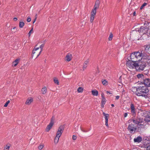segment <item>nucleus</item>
<instances>
[{
  "label": "nucleus",
  "mask_w": 150,
  "mask_h": 150,
  "mask_svg": "<svg viewBox=\"0 0 150 150\" xmlns=\"http://www.w3.org/2000/svg\"><path fill=\"white\" fill-rule=\"evenodd\" d=\"M150 58L149 57H147V58H144V59H149Z\"/></svg>",
  "instance_id": "52"
},
{
  "label": "nucleus",
  "mask_w": 150,
  "mask_h": 150,
  "mask_svg": "<svg viewBox=\"0 0 150 150\" xmlns=\"http://www.w3.org/2000/svg\"><path fill=\"white\" fill-rule=\"evenodd\" d=\"M13 20L14 21H16L17 20V18H13Z\"/></svg>",
  "instance_id": "48"
},
{
  "label": "nucleus",
  "mask_w": 150,
  "mask_h": 150,
  "mask_svg": "<svg viewBox=\"0 0 150 150\" xmlns=\"http://www.w3.org/2000/svg\"><path fill=\"white\" fill-rule=\"evenodd\" d=\"M146 150H150V145L147 146L146 148Z\"/></svg>",
  "instance_id": "44"
},
{
  "label": "nucleus",
  "mask_w": 150,
  "mask_h": 150,
  "mask_svg": "<svg viewBox=\"0 0 150 150\" xmlns=\"http://www.w3.org/2000/svg\"><path fill=\"white\" fill-rule=\"evenodd\" d=\"M127 113H125L124 114V116L125 117H127Z\"/></svg>",
  "instance_id": "47"
},
{
  "label": "nucleus",
  "mask_w": 150,
  "mask_h": 150,
  "mask_svg": "<svg viewBox=\"0 0 150 150\" xmlns=\"http://www.w3.org/2000/svg\"><path fill=\"white\" fill-rule=\"evenodd\" d=\"M113 37V35L112 33L110 34L109 38H112Z\"/></svg>",
  "instance_id": "45"
},
{
  "label": "nucleus",
  "mask_w": 150,
  "mask_h": 150,
  "mask_svg": "<svg viewBox=\"0 0 150 150\" xmlns=\"http://www.w3.org/2000/svg\"><path fill=\"white\" fill-rule=\"evenodd\" d=\"M136 12L134 11L133 13V16H135L136 15Z\"/></svg>",
  "instance_id": "50"
},
{
  "label": "nucleus",
  "mask_w": 150,
  "mask_h": 150,
  "mask_svg": "<svg viewBox=\"0 0 150 150\" xmlns=\"http://www.w3.org/2000/svg\"><path fill=\"white\" fill-rule=\"evenodd\" d=\"M131 111L133 113H135V110L133 104L132 103L130 105Z\"/></svg>",
  "instance_id": "21"
},
{
  "label": "nucleus",
  "mask_w": 150,
  "mask_h": 150,
  "mask_svg": "<svg viewBox=\"0 0 150 150\" xmlns=\"http://www.w3.org/2000/svg\"><path fill=\"white\" fill-rule=\"evenodd\" d=\"M137 40H141V39L140 38H137Z\"/></svg>",
  "instance_id": "56"
},
{
  "label": "nucleus",
  "mask_w": 150,
  "mask_h": 150,
  "mask_svg": "<svg viewBox=\"0 0 150 150\" xmlns=\"http://www.w3.org/2000/svg\"><path fill=\"white\" fill-rule=\"evenodd\" d=\"M115 100H117L118 99L120 98V96H115Z\"/></svg>",
  "instance_id": "43"
},
{
  "label": "nucleus",
  "mask_w": 150,
  "mask_h": 150,
  "mask_svg": "<svg viewBox=\"0 0 150 150\" xmlns=\"http://www.w3.org/2000/svg\"><path fill=\"white\" fill-rule=\"evenodd\" d=\"M42 94H45L47 92V88L45 87H43L42 89Z\"/></svg>",
  "instance_id": "28"
},
{
  "label": "nucleus",
  "mask_w": 150,
  "mask_h": 150,
  "mask_svg": "<svg viewBox=\"0 0 150 150\" xmlns=\"http://www.w3.org/2000/svg\"><path fill=\"white\" fill-rule=\"evenodd\" d=\"M10 147V146L9 145H6L4 147V150H8Z\"/></svg>",
  "instance_id": "34"
},
{
  "label": "nucleus",
  "mask_w": 150,
  "mask_h": 150,
  "mask_svg": "<svg viewBox=\"0 0 150 150\" xmlns=\"http://www.w3.org/2000/svg\"><path fill=\"white\" fill-rule=\"evenodd\" d=\"M111 105L112 107H114V105L113 104H112Z\"/></svg>",
  "instance_id": "54"
},
{
  "label": "nucleus",
  "mask_w": 150,
  "mask_h": 150,
  "mask_svg": "<svg viewBox=\"0 0 150 150\" xmlns=\"http://www.w3.org/2000/svg\"><path fill=\"white\" fill-rule=\"evenodd\" d=\"M102 99L105 98L104 97V95L103 93H102L101 94Z\"/></svg>",
  "instance_id": "42"
},
{
  "label": "nucleus",
  "mask_w": 150,
  "mask_h": 150,
  "mask_svg": "<svg viewBox=\"0 0 150 150\" xmlns=\"http://www.w3.org/2000/svg\"><path fill=\"white\" fill-rule=\"evenodd\" d=\"M135 55L136 56V62L140 61L142 57H143V54L141 52H135Z\"/></svg>",
  "instance_id": "7"
},
{
  "label": "nucleus",
  "mask_w": 150,
  "mask_h": 150,
  "mask_svg": "<svg viewBox=\"0 0 150 150\" xmlns=\"http://www.w3.org/2000/svg\"><path fill=\"white\" fill-rule=\"evenodd\" d=\"M43 146H44L43 145H40L38 147V149L40 150H41L43 148Z\"/></svg>",
  "instance_id": "37"
},
{
  "label": "nucleus",
  "mask_w": 150,
  "mask_h": 150,
  "mask_svg": "<svg viewBox=\"0 0 150 150\" xmlns=\"http://www.w3.org/2000/svg\"><path fill=\"white\" fill-rule=\"evenodd\" d=\"M25 25V23L22 21H20L19 23V27L20 28H22Z\"/></svg>",
  "instance_id": "26"
},
{
  "label": "nucleus",
  "mask_w": 150,
  "mask_h": 150,
  "mask_svg": "<svg viewBox=\"0 0 150 150\" xmlns=\"http://www.w3.org/2000/svg\"><path fill=\"white\" fill-rule=\"evenodd\" d=\"M77 138V137L76 135H73L72 136V139L73 140H76Z\"/></svg>",
  "instance_id": "41"
},
{
  "label": "nucleus",
  "mask_w": 150,
  "mask_h": 150,
  "mask_svg": "<svg viewBox=\"0 0 150 150\" xmlns=\"http://www.w3.org/2000/svg\"><path fill=\"white\" fill-rule=\"evenodd\" d=\"M33 99L31 97H29L27 99L25 104L27 105H30L33 101Z\"/></svg>",
  "instance_id": "16"
},
{
  "label": "nucleus",
  "mask_w": 150,
  "mask_h": 150,
  "mask_svg": "<svg viewBox=\"0 0 150 150\" xmlns=\"http://www.w3.org/2000/svg\"><path fill=\"white\" fill-rule=\"evenodd\" d=\"M107 93L108 94V93H109V94H111V93L110 92L108 91H107Z\"/></svg>",
  "instance_id": "51"
},
{
  "label": "nucleus",
  "mask_w": 150,
  "mask_h": 150,
  "mask_svg": "<svg viewBox=\"0 0 150 150\" xmlns=\"http://www.w3.org/2000/svg\"><path fill=\"white\" fill-rule=\"evenodd\" d=\"M36 45L35 47L34 48L33 50L32 51V57L34 56V54L35 53H36L38 54V52H39V51L40 50L39 48V47H36L37 46Z\"/></svg>",
  "instance_id": "9"
},
{
  "label": "nucleus",
  "mask_w": 150,
  "mask_h": 150,
  "mask_svg": "<svg viewBox=\"0 0 150 150\" xmlns=\"http://www.w3.org/2000/svg\"><path fill=\"white\" fill-rule=\"evenodd\" d=\"M59 138L58 137H55L54 139V143L55 144H57L58 143Z\"/></svg>",
  "instance_id": "29"
},
{
  "label": "nucleus",
  "mask_w": 150,
  "mask_h": 150,
  "mask_svg": "<svg viewBox=\"0 0 150 150\" xmlns=\"http://www.w3.org/2000/svg\"><path fill=\"white\" fill-rule=\"evenodd\" d=\"M136 62L129 60L126 62V65L130 69H136V66L137 65Z\"/></svg>",
  "instance_id": "3"
},
{
  "label": "nucleus",
  "mask_w": 150,
  "mask_h": 150,
  "mask_svg": "<svg viewBox=\"0 0 150 150\" xmlns=\"http://www.w3.org/2000/svg\"><path fill=\"white\" fill-rule=\"evenodd\" d=\"M128 123L129 124L128 126L127 129L128 130L130 133H132L136 131H138L140 129H137L138 127H134V124L132 123H130L128 121Z\"/></svg>",
  "instance_id": "4"
},
{
  "label": "nucleus",
  "mask_w": 150,
  "mask_h": 150,
  "mask_svg": "<svg viewBox=\"0 0 150 150\" xmlns=\"http://www.w3.org/2000/svg\"><path fill=\"white\" fill-rule=\"evenodd\" d=\"M20 60V59L18 58L16 59L12 63V66L14 67H16L19 63Z\"/></svg>",
  "instance_id": "20"
},
{
  "label": "nucleus",
  "mask_w": 150,
  "mask_h": 150,
  "mask_svg": "<svg viewBox=\"0 0 150 150\" xmlns=\"http://www.w3.org/2000/svg\"><path fill=\"white\" fill-rule=\"evenodd\" d=\"M83 88L81 87H79L77 88V91L79 93L83 92Z\"/></svg>",
  "instance_id": "24"
},
{
  "label": "nucleus",
  "mask_w": 150,
  "mask_h": 150,
  "mask_svg": "<svg viewBox=\"0 0 150 150\" xmlns=\"http://www.w3.org/2000/svg\"><path fill=\"white\" fill-rule=\"evenodd\" d=\"M137 31L139 34L141 35L147 33L148 30L146 28H145V27H142Z\"/></svg>",
  "instance_id": "6"
},
{
  "label": "nucleus",
  "mask_w": 150,
  "mask_h": 150,
  "mask_svg": "<svg viewBox=\"0 0 150 150\" xmlns=\"http://www.w3.org/2000/svg\"><path fill=\"white\" fill-rule=\"evenodd\" d=\"M102 83L105 86L108 85V83L107 81L106 80H102Z\"/></svg>",
  "instance_id": "27"
},
{
  "label": "nucleus",
  "mask_w": 150,
  "mask_h": 150,
  "mask_svg": "<svg viewBox=\"0 0 150 150\" xmlns=\"http://www.w3.org/2000/svg\"><path fill=\"white\" fill-rule=\"evenodd\" d=\"M92 94L93 96H97L98 95V92L96 90H93L91 91Z\"/></svg>",
  "instance_id": "22"
},
{
  "label": "nucleus",
  "mask_w": 150,
  "mask_h": 150,
  "mask_svg": "<svg viewBox=\"0 0 150 150\" xmlns=\"http://www.w3.org/2000/svg\"><path fill=\"white\" fill-rule=\"evenodd\" d=\"M63 131V129L62 127H60L57 132L56 136L59 138L61 136Z\"/></svg>",
  "instance_id": "8"
},
{
  "label": "nucleus",
  "mask_w": 150,
  "mask_h": 150,
  "mask_svg": "<svg viewBox=\"0 0 150 150\" xmlns=\"http://www.w3.org/2000/svg\"><path fill=\"white\" fill-rule=\"evenodd\" d=\"M144 84L146 86L150 87V79H146L144 81Z\"/></svg>",
  "instance_id": "11"
},
{
  "label": "nucleus",
  "mask_w": 150,
  "mask_h": 150,
  "mask_svg": "<svg viewBox=\"0 0 150 150\" xmlns=\"http://www.w3.org/2000/svg\"><path fill=\"white\" fill-rule=\"evenodd\" d=\"M137 77L139 79H142L144 77L142 74H139L137 75Z\"/></svg>",
  "instance_id": "30"
},
{
  "label": "nucleus",
  "mask_w": 150,
  "mask_h": 150,
  "mask_svg": "<svg viewBox=\"0 0 150 150\" xmlns=\"http://www.w3.org/2000/svg\"><path fill=\"white\" fill-rule=\"evenodd\" d=\"M147 4L146 3H144L141 6V7L140 8V9L141 10H142V9H143V8L145 6H146Z\"/></svg>",
  "instance_id": "33"
},
{
  "label": "nucleus",
  "mask_w": 150,
  "mask_h": 150,
  "mask_svg": "<svg viewBox=\"0 0 150 150\" xmlns=\"http://www.w3.org/2000/svg\"><path fill=\"white\" fill-rule=\"evenodd\" d=\"M31 21V18L30 17H27V21L28 22H29Z\"/></svg>",
  "instance_id": "40"
},
{
  "label": "nucleus",
  "mask_w": 150,
  "mask_h": 150,
  "mask_svg": "<svg viewBox=\"0 0 150 150\" xmlns=\"http://www.w3.org/2000/svg\"><path fill=\"white\" fill-rule=\"evenodd\" d=\"M33 28H32V29L30 30L29 31V33H28V35H29V37L30 36V35L31 34V33H33Z\"/></svg>",
  "instance_id": "39"
},
{
  "label": "nucleus",
  "mask_w": 150,
  "mask_h": 150,
  "mask_svg": "<svg viewBox=\"0 0 150 150\" xmlns=\"http://www.w3.org/2000/svg\"><path fill=\"white\" fill-rule=\"evenodd\" d=\"M17 28L16 27H13L12 29H11V31L13 32H15L17 31Z\"/></svg>",
  "instance_id": "35"
},
{
  "label": "nucleus",
  "mask_w": 150,
  "mask_h": 150,
  "mask_svg": "<svg viewBox=\"0 0 150 150\" xmlns=\"http://www.w3.org/2000/svg\"><path fill=\"white\" fill-rule=\"evenodd\" d=\"M44 47V44H42L40 46V47H39V50H40L39 51V52H38V55H37V57L36 58H37L40 55L41 53V52H42V50L43 48Z\"/></svg>",
  "instance_id": "19"
},
{
  "label": "nucleus",
  "mask_w": 150,
  "mask_h": 150,
  "mask_svg": "<svg viewBox=\"0 0 150 150\" xmlns=\"http://www.w3.org/2000/svg\"><path fill=\"white\" fill-rule=\"evenodd\" d=\"M129 122L130 123L132 122L133 124L134 123L137 125V127L139 129L141 127H143L144 126V123H142L143 122V119H130L129 120Z\"/></svg>",
  "instance_id": "2"
},
{
  "label": "nucleus",
  "mask_w": 150,
  "mask_h": 150,
  "mask_svg": "<svg viewBox=\"0 0 150 150\" xmlns=\"http://www.w3.org/2000/svg\"><path fill=\"white\" fill-rule=\"evenodd\" d=\"M142 140V138L141 136H138L137 137L134 139V142L140 143Z\"/></svg>",
  "instance_id": "14"
},
{
  "label": "nucleus",
  "mask_w": 150,
  "mask_h": 150,
  "mask_svg": "<svg viewBox=\"0 0 150 150\" xmlns=\"http://www.w3.org/2000/svg\"><path fill=\"white\" fill-rule=\"evenodd\" d=\"M72 55L70 53H68L65 57V60L67 62L70 61L72 58Z\"/></svg>",
  "instance_id": "13"
},
{
  "label": "nucleus",
  "mask_w": 150,
  "mask_h": 150,
  "mask_svg": "<svg viewBox=\"0 0 150 150\" xmlns=\"http://www.w3.org/2000/svg\"><path fill=\"white\" fill-rule=\"evenodd\" d=\"M106 102V100L105 98L102 99L101 103H103L105 104Z\"/></svg>",
  "instance_id": "36"
},
{
  "label": "nucleus",
  "mask_w": 150,
  "mask_h": 150,
  "mask_svg": "<svg viewBox=\"0 0 150 150\" xmlns=\"http://www.w3.org/2000/svg\"><path fill=\"white\" fill-rule=\"evenodd\" d=\"M54 123L53 121H51L50 124L47 126L45 130L47 132H49L53 125Z\"/></svg>",
  "instance_id": "12"
},
{
  "label": "nucleus",
  "mask_w": 150,
  "mask_h": 150,
  "mask_svg": "<svg viewBox=\"0 0 150 150\" xmlns=\"http://www.w3.org/2000/svg\"><path fill=\"white\" fill-rule=\"evenodd\" d=\"M10 103V101L9 100H8L7 102L4 105V106L5 107H6L7 106L8 104H9V103Z\"/></svg>",
  "instance_id": "38"
},
{
  "label": "nucleus",
  "mask_w": 150,
  "mask_h": 150,
  "mask_svg": "<svg viewBox=\"0 0 150 150\" xmlns=\"http://www.w3.org/2000/svg\"><path fill=\"white\" fill-rule=\"evenodd\" d=\"M145 50L147 51L149 54H150V45H147L145 48Z\"/></svg>",
  "instance_id": "25"
},
{
  "label": "nucleus",
  "mask_w": 150,
  "mask_h": 150,
  "mask_svg": "<svg viewBox=\"0 0 150 150\" xmlns=\"http://www.w3.org/2000/svg\"><path fill=\"white\" fill-rule=\"evenodd\" d=\"M109 40H112V38H108Z\"/></svg>",
  "instance_id": "55"
},
{
  "label": "nucleus",
  "mask_w": 150,
  "mask_h": 150,
  "mask_svg": "<svg viewBox=\"0 0 150 150\" xmlns=\"http://www.w3.org/2000/svg\"><path fill=\"white\" fill-rule=\"evenodd\" d=\"M54 81L55 83L57 85L59 84V82L57 79L55 78L54 79Z\"/></svg>",
  "instance_id": "31"
},
{
  "label": "nucleus",
  "mask_w": 150,
  "mask_h": 150,
  "mask_svg": "<svg viewBox=\"0 0 150 150\" xmlns=\"http://www.w3.org/2000/svg\"><path fill=\"white\" fill-rule=\"evenodd\" d=\"M134 42L136 43H137V42H135V40H134Z\"/></svg>",
  "instance_id": "57"
},
{
  "label": "nucleus",
  "mask_w": 150,
  "mask_h": 150,
  "mask_svg": "<svg viewBox=\"0 0 150 150\" xmlns=\"http://www.w3.org/2000/svg\"><path fill=\"white\" fill-rule=\"evenodd\" d=\"M136 89V94L137 96L143 97L145 98L148 97L149 90L147 87L144 86H140Z\"/></svg>",
  "instance_id": "1"
},
{
  "label": "nucleus",
  "mask_w": 150,
  "mask_h": 150,
  "mask_svg": "<svg viewBox=\"0 0 150 150\" xmlns=\"http://www.w3.org/2000/svg\"><path fill=\"white\" fill-rule=\"evenodd\" d=\"M136 69L138 71H143L146 67V64L144 62H139V64L137 63Z\"/></svg>",
  "instance_id": "5"
},
{
  "label": "nucleus",
  "mask_w": 150,
  "mask_h": 150,
  "mask_svg": "<svg viewBox=\"0 0 150 150\" xmlns=\"http://www.w3.org/2000/svg\"><path fill=\"white\" fill-rule=\"evenodd\" d=\"M119 1H120V0H119Z\"/></svg>",
  "instance_id": "58"
},
{
  "label": "nucleus",
  "mask_w": 150,
  "mask_h": 150,
  "mask_svg": "<svg viewBox=\"0 0 150 150\" xmlns=\"http://www.w3.org/2000/svg\"><path fill=\"white\" fill-rule=\"evenodd\" d=\"M103 114L105 117V125L107 126H108V119L109 117V115L108 114H106L104 112L103 113Z\"/></svg>",
  "instance_id": "10"
},
{
  "label": "nucleus",
  "mask_w": 150,
  "mask_h": 150,
  "mask_svg": "<svg viewBox=\"0 0 150 150\" xmlns=\"http://www.w3.org/2000/svg\"><path fill=\"white\" fill-rule=\"evenodd\" d=\"M101 107L103 108L104 107V105L105 104L103 103H101Z\"/></svg>",
  "instance_id": "46"
},
{
  "label": "nucleus",
  "mask_w": 150,
  "mask_h": 150,
  "mask_svg": "<svg viewBox=\"0 0 150 150\" xmlns=\"http://www.w3.org/2000/svg\"><path fill=\"white\" fill-rule=\"evenodd\" d=\"M95 16L91 15L90 17V21L92 23L94 19Z\"/></svg>",
  "instance_id": "32"
},
{
  "label": "nucleus",
  "mask_w": 150,
  "mask_h": 150,
  "mask_svg": "<svg viewBox=\"0 0 150 150\" xmlns=\"http://www.w3.org/2000/svg\"><path fill=\"white\" fill-rule=\"evenodd\" d=\"M146 121L147 122H150V120H148V119H146Z\"/></svg>",
  "instance_id": "49"
},
{
  "label": "nucleus",
  "mask_w": 150,
  "mask_h": 150,
  "mask_svg": "<svg viewBox=\"0 0 150 150\" xmlns=\"http://www.w3.org/2000/svg\"><path fill=\"white\" fill-rule=\"evenodd\" d=\"M89 59H87L84 62L83 67V70H85L86 69V68H87L88 64L89 63Z\"/></svg>",
  "instance_id": "18"
},
{
  "label": "nucleus",
  "mask_w": 150,
  "mask_h": 150,
  "mask_svg": "<svg viewBox=\"0 0 150 150\" xmlns=\"http://www.w3.org/2000/svg\"><path fill=\"white\" fill-rule=\"evenodd\" d=\"M36 18L34 20V21L33 22V23H35V21H36Z\"/></svg>",
  "instance_id": "53"
},
{
  "label": "nucleus",
  "mask_w": 150,
  "mask_h": 150,
  "mask_svg": "<svg viewBox=\"0 0 150 150\" xmlns=\"http://www.w3.org/2000/svg\"><path fill=\"white\" fill-rule=\"evenodd\" d=\"M131 60L136 62V56L134 52L131 54L130 56Z\"/></svg>",
  "instance_id": "17"
},
{
  "label": "nucleus",
  "mask_w": 150,
  "mask_h": 150,
  "mask_svg": "<svg viewBox=\"0 0 150 150\" xmlns=\"http://www.w3.org/2000/svg\"><path fill=\"white\" fill-rule=\"evenodd\" d=\"M96 13V9L93 8L91 12V15L95 16Z\"/></svg>",
  "instance_id": "23"
},
{
  "label": "nucleus",
  "mask_w": 150,
  "mask_h": 150,
  "mask_svg": "<svg viewBox=\"0 0 150 150\" xmlns=\"http://www.w3.org/2000/svg\"><path fill=\"white\" fill-rule=\"evenodd\" d=\"M100 3V0H96L93 8L97 9L98 8Z\"/></svg>",
  "instance_id": "15"
}]
</instances>
